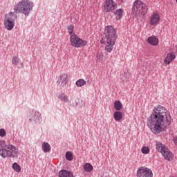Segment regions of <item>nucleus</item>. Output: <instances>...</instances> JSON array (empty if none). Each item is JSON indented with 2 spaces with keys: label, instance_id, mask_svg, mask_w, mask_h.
<instances>
[{
  "label": "nucleus",
  "instance_id": "11",
  "mask_svg": "<svg viewBox=\"0 0 177 177\" xmlns=\"http://www.w3.org/2000/svg\"><path fill=\"white\" fill-rule=\"evenodd\" d=\"M57 83L59 86H66L68 84V76L67 74H61L57 79Z\"/></svg>",
  "mask_w": 177,
  "mask_h": 177
},
{
  "label": "nucleus",
  "instance_id": "17",
  "mask_svg": "<svg viewBox=\"0 0 177 177\" xmlns=\"http://www.w3.org/2000/svg\"><path fill=\"white\" fill-rule=\"evenodd\" d=\"M156 150L158 151L159 153H161V154L167 151V150L168 149V148H167L165 145L161 143L159 141H157L156 142Z\"/></svg>",
  "mask_w": 177,
  "mask_h": 177
},
{
  "label": "nucleus",
  "instance_id": "30",
  "mask_svg": "<svg viewBox=\"0 0 177 177\" xmlns=\"http://www.w3.org/2000/svg\"><path fill=\"white\" fill-rule=\"evenodd\" d=\"M141 153H142V154H149V153H150V148H149V147H143L141 149Z\"/></svg>",
  "mask_w": 177,
  "mask_h": 177
},
{
  "label": "nucleus",
  "instance_id": "2",
  "mask_svg": "<svg viewBox=\"0 0 177 177\" xmlns=\"http://www.w3.org/2000/svg\"><path fill=\"white\" fill-rule=\"evenodd\" d=\"M0 156L3 158L8 157L10 158H15L19 154V151L14 145L10 144L6 145L5 140L0 141Z\"/></svg>",
  "mask_w": 177,
  "mask_h": 177
},
{
  "label": "nucleus",
  "instance_id": "4",
  "mask_svg": "<svg viewBox=\"0 0 177 177\" xmlns=\"http://www.w3.org/2000/svg\"><path fill=\"white\" fill-rule=\"evenodd\" d=\"M32 9V3L28 0H22L19 2L14 9L15 13H24V15H28Z\"/></svg>",
  "mask_w": 177,
  "mask_h": 177
},
{
  "label": "nucleus",
  "instance_id": "22",
  "mask_svg": "<svg viewBox=\"0 0 177 177\" xmlns=\"http://www.w3.org/2000/svg\"><path fill=\"white\" fill-rule=\"evenodd\" d=\"M114 109L115 110H117V111H120V110H122V103H121V101L120 100L115 101Z\"/></svg>",
  "mask_w": 177,
  "mask_h": 177
},
{
  "label": "nucleus",
  "instance_id": "5",
  "mask_svg": "<svg viewBox=\"0 0 177 177\" xmlns=\"http://www.w3.org/2000/svg\"><path fill=\"white\" fill-rule=\"evenodd\" d=\"M17 19V15L13 12L6 14L4 19V27L6 30L10 31L15 27V20Z\"/></svg>",
  "mask_w": 177,
  "mask_h": 177
},
{
  "label": "nucleus",
  "instance_id": "14",
  "mask_svg": "<svg viewBox=\"0 0 177 177\" xmlns=\"http://www.w3.org/2000/svg\"><path fill=\"white\" fill-rule=\"evenodd\" d=\"M147 42L151 46H157L160 41L158 40V37L157 36H151L147 39Z\"/></svg>",
  "mask_w": 177,
  "mask_h": 177
},
{
  "label": "nucleus",
  "instance_id": "35",
  "mask_svg": "<svg viewBox=\"0 0 177 177\" xmlns=\"http://www.w3.org/2000/svg\"><path fill=\"white\" fill-rule=\"evenodd\" d=\"M100 42H101V44H104V41H103V40H101Z\"/></svg>",
  "mask_w": 177,
  "mask_h": 177
},
{
  "label": "nucleus",
  "instance_id": "16",
  "mask_svg": "<svg viewBox=\"0 0 177 177\" xmlns=\"http://www.w3.org/2000/svg\"><path fill=\"white\" fill-rule=\"evenodd\" d=\"M156 150L158 151L159 153H161V154L167 151V150L168 149V148H167L165 145L161 143L159 141H157L156 142Z\"/></svg>",
  "mask_w": 177,
  "mask_h": 177
},
{
  "label": "nucleus",
  "instance_id": "24",
  "mask_svg": "<svg viewBox=\"0 0 177 177\" xmlns=\"http://www.w3.org/2000/svg\"><path fill=\"white\" fill-rule=\"evenodd\" d=\"M42 149L44 153H48V151H50V145L48 142H44Z\"/></svg>",
  "mask_w": 177,
  "mask_h": 177
},
{
  "label": "nucleus",
  "instance_id": "28",
  "mask_svg": "<svg viewBox=\"0 0 177 177\" xmlns=\"http://www.w3.org/2000/svg\"><path fill=\"white\" fill-rule=\"evenodd\" d=\"M86 81L84 79H80L76 82L77 86H84V85H86Z\"/></svg>",
  "mask_w": 177,
  "mask_h": 177
},
{
  "label": "nucleus",
  "instance_id": "15",
  "mask_svg": "<svg viewBox=\"0 0 177 177\" xmlns=\"http://www.w3.org/2000/svg\"><path fill=\"white\" fill-rule=\"evenodd\" d=\"M106 60L104 53L102 50H98L95 55V61L97 63H103Z\"/></svg>",
  "mask_w": 177,
  "mask_h": 177
},
{
  "label": "nucleus",
  "instance_id": "20",
  "mask_svg": "<svg viewBox=\"0 0 177 177\" xmlns=\"http://www.w3.org/2000/svg\"><path fill=\"white\" fill-rule=\"evenodd\" d=\"M123 13H124V10L121 8L116 10L114 12L115 16L116 17V20H121Z\"/></svg>",
  "mask_w": 177,
  "mask_h": 177
},
{
  "label": "nucleus",
  "instance_id": "1",
  "mask_svg": "<svg viewBox=\"0 0 177 177\" xmlns=\"http://www.w3.org/2000/svg\"><path fill=\"white\" fill-rule=\"evenodd\" d=\"M172 122V118L169 111L165 107L158 105L153 108L152 113L147 120V126L151 132L158 135L165 131Z\"/></svg>",
  "mask_w": 177,
  "mask_h": 177
},
{
  "label": "nucleus",
  "instance_id": "7",
  "mask_svg": "<svg viewBox=\"0 0 177 177\" xmlns=\"http://www.w3.org/2000/svg\"><path fill=\"white\" fill-rule=\"evenodd\" d=\"M104 35L106 40L116 41L117 30L112 26H107L104 28Z\"/></svg>",
  "mask_w": 177,
  "mask_h": 177
},
{
  "label": "nucleus",
  "instance_id": "32",
  "mask_svg": "<svg viewBox=\"0 0 177 177\" xmlns=\"http://www.w3.org/2000/svg\"><path fill=\"white\" fill-rule=\"evenodd\" d=\"M6 136V131H5V129H0V136L1 138H3V136Z\"/></svg>",
  "mask_w": 177,
  "mask_h": 177
},
{
  "label": "nucleus",
  "instance_id": "13",
  "mask_svg": "<svg viewBox=\"0 0 177 177\" xmlns=\"http://www.w3.org/2000/svg\"><path fill=\"white\" fill-rule=\"evenodd\" d=\"M176 59V55H175V53H169L167 54L166 57L164 59V64H166V66H169L171 64V62H174Z\"/></svg>",
  "mask_w": 177,
  "mask_h": 177
},
{
  "label": "nucleus",
  "instance_id": "36",
  "mask_svg": "<svg viewBox=\"0 0 177 177\" xmlns=\"http://www.w3.org/2000/svg\"><path fill=\"white\" fill-rule=\"evenodd\" d=\"M176 2L177 3V0H176Z\"/></svg>",
  "mask_w": 177,
  "mask_h": 177
},
{
  "label": "nucleus",
  "instance_id": "27",
  "mask_svg": "<svg viewBox=\"0 0 177 177\" xmlns=\"http://www.w3.org/2000/svg\"><path fill=\"white\" fill-rule=\"evenodd\" d=\"M12 169H14V171H15V172H17V173H19L21 171V167L17 162H15L12 165Z\"/></svg>",
  "mask_w": 177,
  "mask_h": 177
},
{
  "label": "nucleus",
  "instance_id": "26",
  "mask_svg": "<svg viewBox=\"0 0 177 177\" xmlns=\"http://www.w3.org/2000/svg\"><path fill=\"white\" fill-rule=\"evenodd\" d=\"M68 32L70 37H72V35H77L75 33H74V26L73 25L68 26Z\"/></svg>",
  "mask_w": 177,
  "mask_h": 177
},
{
  "label": "nucleus",
  "instance_id": "25",
  "mask_svg": "<svg viewBox=\"0 0 177 177\" xmlns=\"http://www.w3.org/2000/svg\"><path fill=\"white\" fill-rule=\"evenodd\" d=\"M58 97L60 99V100H62V102H64V103H68V97L66 95V94H59Z\"/></svg>",
  "mask_w": 177,
  "mask_h": 177
},
{
  "label": "nucleus",
  "instance_id": "21",
  "mask_svg": "<svg viewBox=\"0 0 177 177\" xmlns=\"http://www.w3.org/2000/svg\"><path fill=\"white\" fill-rule=\"evenodd\" d=\"M115 121H121L122 120V112L117 111L113 113Z\"/></svg>",
  "mask_w": 177,
  "mask_h": 177
},
{
  "label": "nucleus",
  "instance_id": "12",
  "mask_svg": "<svg viewBox=\"0 0 177 177\" xmlns=\"http://www.w3.org/2000/svg\"><path fill=\"white\" fill-rule=\"evenodd\" d=\"M115 45V40H105V50L107 53H111Z\"/></svg>",
  "mask_w": 177,
  "mask_h": 177
},
{
  "label": "nucleus",
  "instance_id": "31",
  "mask_svg": "<svg viewBox=\"0 0 177 177\" xmlns=\"http://www.w3.org/2000/svg\"><path fill=\"white\" fill-rule=\"evenodd\" d=\"M66 158L68 161H73V153L71 151L66 152Z\"/></svg>",
  "mask_w": 177,
  "mask_h": 177
},
{
  "label": "nucleus",
  "instance_id": "34",
  "mask_svg": "<svg viewBox=\"0 0 177 177\" xmlns=\"http://www.w3.org/2000/svg\"><path fill=\"white\" fill-rule=\"evenodd\" d=\"M36 115H37V117H39V113H36Z\"/></svg>",
  "mask_w": 177,
  "mask_h": 177
},
{
  "label": "nucleus",
  "instance_id": "9",
  "mask_svg": "<svg viewBox=\"0 0 177 177\" xmlns=\"http://www.w3.org/2000/svg\"><path fill=\"white\" fill-rule=\"evenodd\" d=\"M161 21V15L158 12H153L149 18V26L151 27H157Z\"/></svg>",
  "mask_w": 177,
  "mask_h": 177
},
{
  "label": "nucleus",
  "instance_id": "18",
  "mask_svg": "<svg viewBox=\"0 0 177 177\" xmlns=\"http://www.w3.org/2000/svg\"><path fill=\"white\" fill-rule=\"evenodd\" d=\"M162 156H163L165 160H167V161H172V160H174V154L168 149L162 153Z\"/></svg>",
  "mask_w": 177,
  "mask_h": 177
},
{
  "label": "nucleus",
  "instance_id": "8",
  "mask_svg": "<svg viewBox=\"0 0 177 177\" xmlns=\"http://www.w3.org/2000/svg\"><path fill=\"white\" fill-rule=\"evenodd\" d=\"M117 8V3L113 0H106L104 3V12L109 13L113 12Z\"/></svg>",
  "mask_w": 177,
  "mask_h": 177
},
{
  "label": "nucleus",
  "instance_id": "10",
  "mask_svg": "<svg viewBox=\"0 0 177 177\" xmlns=\"http://www.w3.org/2000/svg\"><path fill=\"white\" fill-rule=\"evenodd\" d=\"M137 177H153V172L147 167H141L137 171Z\"/></svg>",
  "mask_w": 177,
  "mask_h": 177
},
{
  "label": "nucleus",
  "instance_id": "6",
  "mask_svg": "<svg viewBox=\"0 0 177 177\" xmlns=\"http://www.w3.org/2000/svg\"><path fill=\"white\" fill-rule=\"evenodd\" d=\"M87 44L88 41L80 38L77 35L70 36V44L73 48H82L83 46H86Z\"/></svg>",
  "mask_w": 177,
  "mask_h": 177
},
{
  "label": "nucleus",
  "instance_id": "19",
  "mask_svg": "<svg viewBox=\"0 0 177 177\" xmlns=\"http://www.w3.org/2000/svg\"><path fill=\"white\" fill-rule=\"evenodd\" d=\"M58 177H74V175L71 171L62 170L59 172Z\"/></svg>",
  "mask_w": 177,
  "mask_h": 177
},
{
  "label": "nucleus",
  "instance_id": "29",
  "mask_svg": "<svg viewBox=\"0 0 177 177\" xmlns=\"http://www.w3.org/2000/svg\"><path fill=\"white\" fill-rule=\"evenodd\" d=\"M20 62V59H19V57L14 56L12 59V63L14 66H17L19 63Z\"/></svg>",
  "mask_w": 177,
  "mask_h": 177
},
{
  "label": "nucleus",
  "instance_id": "23",
  "mask_svg": "<svg viewBox=\"0 0 177 177\" xmlns=\"http://www.w3.org/2000/svg\"><path fill=\"white\" fill-rule=\"evenodd\" d=\"M83 168L86 172H92V171H93V166L90 163L84 164Z\"/></svg>",
  "mask_w": 177,
  "mask_h": 177
},
{
  "label": "nucleus",
  "instance_id": "3",
  "mask_svg": "<svg viewBox=\"0 0 177 177\" xmlns=\"http://www.w3.org/2000/svg\"><path fill=\"white\" fill-rule=\"evenodd\" d=\"M147 6L142 1L137 0L133 4L132 13L136 17H142L147 14Z\"/></svg>",
  "mask_w": 177,
  "mask_h": 177
},
{
  "label": "nucleus",
  "instance_id": "33",
  "mask_svg": "<svg viewBox=\"0 0 177 177\" xmlns=\"http://www.w3.org/2000/svg\"><path fill=\"white\" fill-rule=\"evenodd\" d=\"M174 143L177 146V136L173 139Z\"/></svg>",
  "mask_w": 177,
  "mask_h": 177
}]
</instances>
